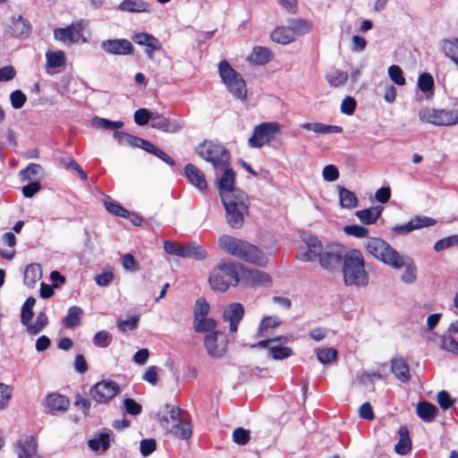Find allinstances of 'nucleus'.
<instances>
[{"label": "nucleus", "mask_w": 458, "mask_h": 458, "mask_svg": "<svg viewBox=\"0 0 458 458\" xmlns=\"http://www.w3.org/2000/svg\"><path fill=\"white\" fill-rule=\"evenodd\" d=\"M366 249L369 254L390 267L400 269L404 267L401 280L405 284H413L417 278V268L411 258L400 255L386 242L379 238H370L366 242Z\"/></svg>", "instance_id": "1"}, {"label": "nucleus", "mask_w": 458, "mask_h": 458, "mask_svg": "<svg viewBox=\"0 0 458 458\" xmlns=\"http://www.w3.org/2000/svg\"><path fill=\"white\" fill-rule=\"evenodd\" d=\"M306 250H299L297 258L302 261H313L318 259L321 267L327 270L338 267L342 260V247L338 244H329L324 247L315 236L305 239Z\"/></svg>", "instance_id": "2"}, {"label": "nucleus", "mask_w": 458, "mask_h": 458, "mask_svg": "<svg viewBox=\"0 0 458 458\" xmlns=\"http://www.w3.org/2000/svg\"><path fill=\"white\" fill-rule=\"evenodd\" d=\"M218 247L225 253L258 267H266L268 259L257 246L249 242L224 234L218 238Z\"/></svg>", "instance_id": "3"}, {"label": "nucleus", "mask_w": 458, "mask_h": 458, "mask_svg": "<svg viewBox=\"0 0 458 458\" xmlns=\"http://www.w3.org/2000/svg\"><path fill=\"white\" fill-rule=\"evenodd\" d=\"M220 198L225 209L227 223L233 228H241L244 216L249 214L248 196L242 190H235L222 192Z\"/></svg>", "instance_id": "4"}, {"label": "nucleus", "mask_w": 458, "mask_h": 458, "mask_svg": "<svg viewBox=\"0 0 458 458\" xmlns=\"http://www.w3.org/2000/svg\"><path fill=\"white\" fill-rule=\"evenodd\" d=\"M343 276L346 285L366 286L369 275L364 267V259L358 250H351L343 258Z\"/></svg>", "instance_id": "5"}, {"label": "nucleus", "mask_w": 458, "mask_h": 458, "mask_svg": "<svg viewBox=\"0 0 458 458\" xmlns=\"http://www.w3.org/2000/svg\"><path fill=\"white\" fill-rule=\"evenodd\" d=\"M159 421L164 428L179 438L188 439L191 436V426L184 422L182 411L178 406L166 404Z\"/></svg>", "instance_id": "6"}, {"label": "nucleus", "mask_w": 458, "mask_h": 458, "mask_svg": "<svg viewBox=\"0 0 458 458\" xmlns=\"http://www.w3.org/2000/svg\"><path fill=\"white\" fill-rule=\"evenodd\" d=\"M211 288L218 292H225L231 285L240 282L236 265L233 262H220L210 272L208 278Z\"/></svg>", "instance_id": "7"}, {"label": "nucleus", "mask_w": 458, "mask_h": 458, "mask_svg": "<svg viewBox=\"0 0 458 458\" xmlns=\"http://www.w3.org/2000/svg\"><path fill=\"white\" fill-rule=\"evenodd\" d=\"M196 152L199 157L212 164L216 169H223L229 165L230 152L220 143L204 141L198 145Z\"/></svg>", "instance_id": "8"}, {"label": "nucleus", "mask_w": 458, "mask_h": 458, "mask_svg": "<svg viewBox=\"0 0 458 458\" xmlns=\"http://www.w3.org/2000/svg\"><path fill=\"white\" fill-rule=\"evenodd\" d=\"M219 75L228 89V90L236 98L243 100L247 97L246 83L242 75L237 72L229 63L223 60L218 66Z\"/></svg>", "instance_id": "9"}, {"label": "nucleus", "mask_w": 458, "mask_h": 458, "mask_svg": "<svg viewBox=\"0 0 458 458\" xmlns=\"http://www.w3.org/2000/svg\"><path fill=\"white\" fill-rule=\"evenodd\" d=\"M280 131L277 123H263L256 126L252 136L249 139V145L252 148H261L273 140Z\"/></svg>", "instance_id": "10"}, {"label": "nucleus", "mask_w": 458, "mask_h": 458, "mask_svg": "<svg viewBox=\"0 0 458 458\" xmlns=\"http://www.w3.org/2000/svg\"><path fill=\"white\" fill-rule=\"evenodd\" d=\"M86 26L87 22L80 20L72 22L66 28L55 29L54 30V38L64 43H79L80 41L85 43L87 39L83 36L82 31Z\"/></svg>", "instance_id": "11"}, {"label": "nucleus", "mask_w": 458, "mask_h": 458, "mask_svg": "<svg viewBox=\"0 0 458 458\" xmlns=\"http://www.w3.org/2000/svg\"><path fill=\"white\" fill-rule=\"evenodd\" d=\"M120 391L117 383L111 380H102L90 388L89 394L98 403H107Z\"/></svg>", "instance_id": "12"}, {"label": "nucleus", "mask_w": 458, "mask_h": 458, "mask_svg": "<svg viewBox=\"0 0 458 458\" xmlns=\"http://www.w3.org/2000/svg\"><path fill=\"white\" fill-rule=\"evenodd\" d=\"M220 335L222 333L215 331L206 335L204 338L205 349L212 358H221L226 352V342L224 339L219 340Z\"/></svg>", "instance_id": "13"}, {"label": "nucleus", "mask_w": 458, "mask_h": 458, "mask_svg": "<svg viewBox=\"0 0 458 458\" xmlns=\"http://www.w3.org/2000/svg\"><path fill=\"white\" fill-rule=\"evenodd\" d=\"M101 48L109 55H126L133 53L132 44L125 38L106 39L101 42Z\"/></svg>", "instance_id": "14"}, {"label": "nucleus", "mask_w": 458, "mask_h": 458, "mask_svg": "<svg viewBox=\"0 0 458 458\" xmlns=\"http://www.w3.org/2000/svg\"><path fill=\"white\" fill-rule=\"evenodd\" d=\"M240 281L252 286L268 285L271 283V277L264 271L242 267Z\"/></svg>", "instance_id": "15"}, {"label": "nucleus", "mask_w": 458, "mask_h": 458, "mask_svg": "<svg viewBox=\"0 0 458 458\" xmlns=\"http://www.w3.org/2000/svg\"><path fill=\"white\" fill-rule=\"evenodd\" d=\"M244 316V307L239 302H233L225 307L223 311V320L229 322V330L235 333L238 330V325Z\"/></svg>", "instance_id": "16"}, {"label": "nucleus", "mask_w": 458, "mask_h": 458, "mask_svg": "<svg viewBox=\"0 0 458 458\" xmlns=\"http://www.w3.org/2000/svg\"><path fill=\"white\" fill-rule=\"evenodd\" d=\"M37 448V441L32 436L21 437L16 443L18 458H42Z\"/></svg>", "instance_id": "17"}, {"label": "nucleus", "mask_w": 458, "mask_h": 458, "mask_svg": "<svg viewBox=\"0 0 458 458\" xmlns=\"http://www.w3.org/2000/svg\"><path fill=\"white\" fill-rule=\"evenodd\" d=\"M436 225V220L428 216H416L408 223L401 225H395L393 230L399 234H406L414 230Z\"/></svg>", "instance_id": "18"}, {"label": "nucleus", "mask_w": 458, "mask_h": 458, "mask_svg": "<svg viewBox=\"0 0 458 458\" xmlns=\"http://www.w3.org/2000/svg\"><path fill=\"white\" fill-rule=\"evenodd\" d=\"M44 405L49 413L66 411L70 406L69 399L60 394H49L46 399Z\"/></svg>", "instance_id": "19"}, {"label": "nucleus", "mask_w": 458, "mask_h": 458, "mask_svg": "<svg viewBox=\"0 0 458 458\" xmlns=\"http://www.w3.org/2000/svg\"><path fill=\"white\" fill-rule=\"evenodd\" d=\"M184 174L190 182L201 192L208 188V183L204 173L192 164H187L184 167Z\"/></svg>", "instance_id": "20"}, {"label": "nucleus", "mask_w": 458, "mask_h": 458, "mask_svg": "<svg viewBox=\"0 0 458 458\" xmlns=\"http://www.w3.org/2000/svg\"><path fill=\"white\" fill-rule=\"evenodd\" d=\"M132 39L140 46H146L148 48L146 50V53L148 56L152 55L153 50H159L161 49V43L159 40L155 38L153 35L148 34L147 32H139L136 33Z\"/></svg>", "instance_id": "21"}, {"label": "nucleus", "mask_w": 458, "mask_h": 458, "mask_svg": "<svg viewBox=\"0 0 458 458\" xmlns=\"http://www.w3.org/2000/svg\"><path fill=\"white\" fill-rule=\"evenodd\" d=\"M151 126L155 129L170 133L177 132L181 129L177 123H172L168 118L158 114L157 112H153L151 117Z\"/></svg>", "instance_id": "22"}, {"label": "nucleus", "mask_w": 458, "mask_h": 458, "mask_svg": "<svg viewBox=\"0 0 458 458\" xmlns=\"http://www.w3.org/2000/svg\"><path fill=\"white\" fill-rule=\"evenodd\" d=\"M391 369L394 376L403 383L410 380V371L407 362L401 357L391 360Z\"/></svg>", "instance_id": "23"}, {"label": "nucleus", "mask_w": 458, "mask_h": 458, "mask_svg": "<svg viewBox=\"0 0 458 458\" xmlns=\"http://www.w3.org/2000/svg\"><path fill=\"white\" fill-rule=\"evenodd\" d=\"M417 415L425 422L433 421L438 414V410L433 403L423 401L416 406Z\"/></svg>", "instance_id": "24"}, {"label": "nucleus", "mask_w": 458, "mask_h": 458, "mask_svg": "<svg viewBox=\"0 0 458 458\" xmlns=\"http://www.w3.org/2000/svg\"><path fill=\"white\" fill-rule=\"evenodd\" d=\"M118 9L123 13H150L149 4L143 0H123Z\"/></svg>", "instance_id": "25"}, {"label": "nucleus", "mask_w": 458, "mask_h": 458, "mask_svg": "<svg viewBox=\"0 0 458 458\" xmlns=\"http://www.w3.org/2000/svg\"><path fill=\"white\" fill-rule=\"evenodd\" d=\"M307 131H313L316 134H332L341 133L343 128L337 125H328L321 123H305L301 125Z\"/></svg>", "instance_id": "26"}, {"label": "nucleus", "mask_w": 458, "mask_h": 458, "mask_svg": "<svg viewBox=\"0 0 458 458\" xmlns=\"http://www.w3.org/2000/svg\"><path fill=\"white\" fill-rule=\"evenodd\" d=\"M12 34L15 37H28L30 35L31 26L30 21L23 19L22 16H13L12 24L10 25Z\"/></svg>", "instance_id": "27"}, {"label": "nucleus", "mask_w": 458, "mask_h": 458, "mask_svg": "<svg viewBox=\"0 0 458 458\" xmlns=\"http://www.w3.org/2000/svg\"><path fill=\"white\" fill-rule=\"evenodd\" d=\"M384 208L382 206H374L366 209L358 210L355 216L360 221L366 225L374 224L380 216Z\"/></svg>", "instance_id": "28"}, {"label": "nucleus", "mask_w": 458, "mask_h": 458, "mask_svg": "<svg viewBox=\"0 0 458 458\" xmlns=\"http://www.w3.org/2000/svg\"><path fill=\"white\" fill-rule=\"evenodd\" d=\"M399 440L394 445V451L400 455L407 454L411 449V440L409 430L405 426H402L398 430Z\"/></svg>", "instance_id": "29"}, {"label": "nucleus", "mask_w": 458, "mask_h": 458, "mask_svg": "<svg viewBox=\"0 0 458 458\" xmlns=\"http://www.w3.org/2000/svg\"><path fill=\"white\" fill-rule=\"evenodd\" d=\"M271 39L278 44L287 45L293 42L294 33L291 30L290 26H278L271 33Z\"/></svg>", "instance_id": "30"}, {"label": "nucleus", "mask_w": 458, "mask_h": 458, "mask_svg": "<svg viewBox=\"0 0 458 458\" xmlns=\"http://www.w3.org/2000/svg\"><path fill=\"white\" fill-rule=\"evenodd\" d=\"M282 324V320L277 316H266L264 317L257 330L258 337H265L268 335L269 330L279 327Z\"/></svg>", "instance_id": "31"}, {"label": "nucleus", "mask_w": 458, "mask_h": 458, "mask_svg": "<svg viewBox=\"0 0 458 458\" xmlns=\"http://www.w3.org/2000/svg\"><path fill=\"white\" fill-rule=\"evenodd\" d=\"M225 172L219 180L218 183V190H219V195L221 196V193L224 191H233L237 190L234 188V182H235V174L233 171L232 168H229L228 166L224 167Z\"/></svg>", "instance_id": "32"}, {"label": "nucleus", "mask_w": 458, "mask_h": 458, "mask_svg": "<svg viewBox=\"0 0 458 458\" xmlns=\"http://www.w3.org/2000/svg\"><path fill=\"white\" fill-rule=\"evenodd\" d=\"M273 53L265 47H255L250 56V61L256 64H266L273 59Z\"/></svg>", "instance_id": "33"}, {"label": "nucleus", "mask_w": 458, "mask_h": 458, "mask_svg": "<svg viewBox=\"0 0 458 458\" xmlns=\"http://www.w3.org/2000/svg\"><path fill=\"white\" fill-rule=\"evenodd\" d=\"M48 324V318L44 311L37 315L36 320L32 323L31 320L24 325L28 334L31 335H38Z\"/></svg>", "instance_id": "34"}, {"label": "nucleus", "mask_w": 458, "mask_h": 458, "mask_svg": "<svg viewBox=\"0 0 458 458\" xmlns=\"http://www.w3.org/2000/svg\"><path fill=\"white\" fill-rule=\"evenodd\" d=\"M183 258H192L197 260H203L207 258V251L203 246L196 242H192L184 246Z\"/></svg>", "instance_id": "35"}, {"label": "nucleus", "mask_w": 458, "mask_h": 458, "mask_svg": "<svg viewBox=\"0 0 458 458\" xmlns=\"http://www.w3.org/2000/svg\"><path fill=\"white\" fill-rule=\"evenodd\" d=\"M216 321L212 318H199L193 319V328L197 333H212L216 331Z\"/></svg>", "instance_id": "36"}, {"label": "nucleus", "mask_w": 458, "mask_h": 458, "mask_svg": "<svg viewBox=\"0 0 458 458\" xmlns=\"http://www.w3.org/2000/svg\"><path fill=\"white\" fill-rule=\"evenodd\" d=\"M83 310L78 306H72L68 309L67 315L64 318L66 327L73 328L80 326Z\"/></svg>", "instance_id": "37"}, {"label": "nucleus", "mask_w": 458, "mask_h": 458, "mask_svg": "<svg viewBox=\"0 0 458 458\" xmlns=\"http://www.w3.org/2000/svg\"><path fill=\"white\" fill-rule=\"evenodd\" d=\"M289 26L291 30L296 35L301 36L310 32L312 29V22L305 19H291L289 20Z\"/></svg>", "instance_id": "38"}, {"label": "nucleus", "mask_w": 458, "mask_h": 458, "mask_svg": "<svg viewBox=\"0 0 458 458\" xmlns=\"http://www.w3.org/2000/svg\"><path fill=\"white\" fill-rule=\"evenodd\" d=\"M41 267L38 264L29 265L24 271V284L29 287H33L41 278Z\"/></svg>", "instance_id": "39"}, {"label": "nucleus", "mask_w": 458, "mask_h": 458, "mask_svg": "<svg viewBox=\"0 0 458 458\" xmlns=\"http://www.w3.org/2000/svg\"><path fill=\"white\" fill-rule=\"evenodd\" d=\"M339 199L344 208L352 209L358 206V199L354 192L344 187H339Z\"/></svg>", "instance_id": "40"}, {"label": "nucleus", "mask_w": 458, "mask_h": 458, "mask_svg": "<svg viewBox=\"0 0 458 458\" xmlns=\"http://www.w3.org/2000/svg\"><path fill=\"white\" fill-rule=\"evenodd\" d=\"M419 117L422 123L439 126V109L423 107L419 111Z\"/></svg>", "instance_id": "41"}, {"label": "nucleus", "mask_w": 458, "mask_h": 458, "mask_svg": "<svg viewBox=\"0 0 458 458\" xmlns=\"http://www.w3.org/2000/svg\"><path fill=\"white\" fill-rule=\"evenodd\" d=\"M458 123V109H439V126H452Z\"/></svg>", "instance_id": "42"}, {"label": "nucleus", "mask_w": 458, "mask_h": 458, "mask_svg": "<svg viewBox=\"0 0 458 458\" xmlns=\"http://www.w3.org/2000/svg\"><path fill=\"white\" fill-rule=\"evenodd\" d=\"M47 66L50 68H60L65 64V54L63 50L48 51L46 54Z\"/></svg>", "instance_id": "43"}, {"label": "nucleus", "mask_w": 458, "mask_h": 458, "mask_svg": "<svg viewBox=\"0 0 458 458\" xmlns=\"http://www.w3.org/2000/svg\"><path fill=\"white\" fill-rule=\"evenodd\" d=\"M109 437V433H100L98 437L89 440V448L93 451H106L110 446Z\"/></svg>", "instance_id": "44"}, {"label": "nucleus", "mask_w": 458, "mask_h": 458, "mask_svg": "<svg viewBox=\"0 0 458 458\" xmlns=\"http://www.w3.org/2000/svg\"><path fill=\"white\" fill-rule=\"evenodd\" d=\"M114 138L117 140L118 144L123 146H131L139 148V145L141 143L142 139L132 136L124 131H114Z\"/></svg>", "instance_id": "45"}, {"label": "nucleus", "mask_w": 458, "mask_h": 458, "mask_svg": "<svg viewBox=\"0 0 458 458\" xmlns=\"http://www.w3.org/2000/svg\"><path fill=\"white\" fill-rule=\"evenodd\" d=\"M317 358L324 365L331 364L337 360V351L331 347L319 349L317 351Z\"/></svg>", "instance_id": "46"}, {"label": "nucleus", "mask_w": 458, "mask_h": 458, "mask_svg": "<svg viewBox=\"0 0 458 458\" xmlns=\"http://www.w3.org/2000/svg\"><path fill=\"white\" fill-rule=\"evenodd\" d=\"M43 171V168L38 164H30L26 168L19 173L21 181H31L37 178Z\"/></svg>", "instance_id": "47"}, {"label": "nucleus", "mask_w": 458, "mask_h": 458, "mask_svg": "<svg viewBox=\"0 0 458 458\" xmlns=\"http://www.w3.org/2000/svg\"><path fill=\"white\" fill-rule=\"evenodd\" d=\"M439 347L441 350L458 355V342L450 335H443L440 338Z\"/></svg>", "instance_id": "48"}, {"label": "nucleus", "mask_w": 458, "mask_h": 458, "mask_svg": "<svg viewBox=\"0 0 458 458\" xmlns=\"http://www.w3.org/2000/svg\"><path fill=\"white\" fill-rule=\"evenodd\" d=\"M442 49L445 55L458 65V39L445 40Z\"/></svg>", "instance_id": "49"}, {"label": "nucleus", "mask_w": 458, "mask_h": 458, "mask_svg": "<svg viewBox=\"0 0 458 458\" xmlns=\"http://www.w3.org/2000/svg\"><path fill=\"white\" fill-rule=\"evenodd\" d=\"M326 79H327V81L332 87L336 88V87H340V86L344 85L346 82V81L348 79V74L345 72L335 70V71L329 72L327 75Z\"/></svg>", "instance_id": "50"}, {"label": "nucleus", "mask_w": 458, "mask_h": 458, "mask_svg": "<svg viewBox=\"0 0 458 458\" xmlns=\"http://www.w3.org/2000/svg\"><path fill=\"white\" fill-rule=\"evenodd\" d=\"M268 353L274 360H284L293 354V350L290 347L272 344Z\"/></svg>", "instance_id": "51"}, {"label": "nucleus", "mask_w": 458, "mask_h": 458, "mask_svg": "<svg viewBox=\"0 0 458 458\" xmlns=\"http://www.w3.org/2000/svg\"><path fill=\"white\" fill-rule=\"evenodd\" d=\"M140 317L137 315L130 316L125 319L117 322V328L119 331L124 333L128 330H134L138 327Z\"/></svg>", "instance_id": "52"}, {"label": "nucleus", "mask_w": 458, "mask_h": 458, "mask_svg": "<svg viewBox=\"0 0 458 458\" xmlns=\"http://www.w3.org/2000/svg\"><path fill=\"white\" fill-rule=\"evenodd\" d=\"M458 246V234L451 235L437 241L434 245V250L440 252L444 250Z\"/></svg>", "instance_id": "53"}, {"label": "nucleus", "mask_w": 458, "mask_h": 458, "mask_svg": "<svg viewBox=\"0 0 458 458\" xmlns=\"http://www.w3.org/2000/svg\"><path fill=\"white\" fill-rule=\"evenodd\" d=\"M210 306L204 298H199L194 306L193 316L194 319L208 317Z\"/></svg>", "instance_id": "54"}, {"label": "nucleus", "mask_w": 458, "mask_h": 458, "mask_svg": "<svg viewBox=\"0 0 458 458\" xmlns=\"http://www.w3.org/2000/svg\"><path fill=\"white\" fill-rule=\"evenodd\" d=\"M13 388L4 383H0V410L5 409L12 399Z\"/></svg>", "instance_id": "55"}, {"label": "nucleus", "mask_w": 458, "mask_h": 458, "mask_svg": "<svg viewBox=\"0 0 458 458\" xmlns=\"http://www.w3.org/2000/svg\"><path fill=\"white\" fill-rule=\"evenodd\" d=\"M418 87L420 90L424 93L431 91L434 87L433 77L428 72L422 73L421 75L419 76Z\"/></svg>", "instance_id": "56"}, {"label": "nucleus", "mask_w": 458, "mask_h": 458, "mask_svg": "<svg viewBox=\"0 0 458 458\" xmlns=\"http://www.w3.org/2000/svg\"><path fill=\"white\" fill-rule=\"evenodd\" d=\"M105 207L108 212L111 214L121 216L127 217L129 216V212L127 209L120 206L118 203L114 202L112 200L105 201Z\"/></svg>", "instance_id": "57"}, {"label": "nucleus", "mask_w": 458, "mask_h": 458, "mask_svg": "<svg viewBox=\"0 0 458 458\" xmlns=\"http://www.w3.org/2000/svg\"><path fill=\"white\" fill-rule=\"evenodd\" d=\"M388 74L390 79L397 85L403 86L405 79L403 75V71L398 65H391L388 68Z\"/></svg>", "instance_id": "58"}, {"label": "nucleus", "mask_w": 458, "mask_h": 458, "mask_svg": "<svg viewBox=\"0 0 458 458\" xmlns=\"http://www.w3.org/2000/svg\"><path fill=\"white\" fill-rule=\"evenodd\" d=\"M153 112L146 108H140L134 113V121L138 125H146L149 121L151 122Z\"/></svg>", "instance_id": "59"}, {"label": "nucleus", "mask_w": 458, "mask_h": 458, "mask_svg": "<svg viewBox=\"0 0 458 458\" xmlns=\"http://www.w3.org/2000/svg\"><path fill=\"white\" fill-rule=\"evenodd\" d=\"M111 335L104 330L98 332L93 338L94 344L101 348L107 347L111 344Z\"/></svg>", "instance_id": "60"}, {"label": "nucleus", "mask_w": 458, "mask_h": 458, "mask_svg": "<svg viewBox=\"0 0 458 458\" xmlns=\"http://www.w3.org/2000/svg\"><path fill=\"white\" fill-rule=\"evenodd\" d=\"M114 280V272L112 269H105L101 274L95 276V282L101 287L107 286Z\"/></svg>", "instance_id": "61"}, {"label": "nucleus", "mask_w": 458, "mask_h": 458, "mask_svg": "<svg viewBox=\"0 0 458 458\" xmlns=\"http://www.w3.org/2000/svg\"><path fill=\"white\" fill-rule=\"evenodd\" d=\"M344 232L348 235H352L358 238L365 237L369 230L361 225H346L344 227Z\"/></svg>", "instance_id": "62"}, {"label": "nucleus", "mask_w": 458, "mask_h": 458, "mask_svg": "<svg viewBox=\"0 0 458 458\" xmlns=\"http://www.w3.org/2000/svg\"><path fill=\"white\" fill-rule=\"evenodd\" d=\"M233 438L234 443L243 445L250 440V431L242 428H237L233 432Z\"/></svg>", "instance_id": "63"}, {"label": "nucleus", "mask_w": 458, "mask_h": 458, "mask_svg": "<svg viewBox=\"0 0 458 458\" xmlns=\"http://www.w3.org/2000/svg\"><path fill=\"white\" fill-rule=\"evenodd\" d=\"M10 100L12 106L15 109H19L25 104L27 97L21 90L17 89L11 93Z\"/></svg>", "instance_id": "64"}]
</instances>
